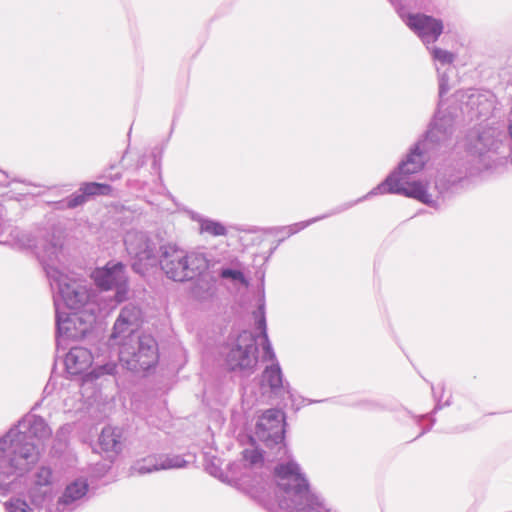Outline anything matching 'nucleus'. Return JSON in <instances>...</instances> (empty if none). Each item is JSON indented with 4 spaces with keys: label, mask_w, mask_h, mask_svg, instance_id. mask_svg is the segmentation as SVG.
Returning <instances> with one entry per match:
<instances>
[{
    "label": "nucleus",
    "mask_w": 512,
    "mask_h": 512,
    "mask_svg": "<svg viewBox=\"0 0 512 512\" xmlns=\"http://www.w3.org/2000/svg\"><path fill=\"white\" fill-rule=\"evenodd\" d=\"M453 134V120L448 116H439L436 113L430 120L425 132L409 148L405 157L376 187L354 201L345 202L326 214L292 226L290 234L317 221L347 211L376 195H401L415 199L428 207L440 209L444 202L452 199L460 192L462 182L465 179L463 170L451 166L438 170L431 191L428 185L422 181H410L409 179L412 175L422 171L429 161L436 159L454 146Z\"/></svg>",
    "instance_id": "1"
},
{
    "label": "nucleus",
    "mask_w": 512,
    "mask_h": 512,
    "mask_svg": "<svg viewBox=\"0 0 512 512\" xmlns=\"http://www.w3.org/2000/svg\"><path fill=\"white\" fill-rule=\"evenodd\" d=\"M62 252V239L52 236L44 242L42 250L38 253V259L54 291L55 310L66 308L69 311H84L83 308L90 302L91 290L81 281L59 270L56 263L60 262Z\"/></svg>",
    "instance_id": "2"
},
{
    "label": "nucleus",
    "mask_w": 512,
    "mask_h": 512,
    "mask_svg": "<svg viewBox=\"0 0 512 512\" xmlns=\"http://www.w3.org/2000/svg\"><path fill=\"white\" fill-rule=\"evenodd\" d=\"M158 265L174 282H188L200 277L209 267L205 254L185 252L176 243L160 244Z\"/></svg>",
    "instance_id": "3"
},
{
    "label": "nucleus",
    "mask_w": 512,
    "mask_h": 512,
    "mask_svg": "<svg viewBox=\"0 0 512 512\" xmlns=\"http://www.w3.org/2000/svg\"><path fill=\"white\" fill-rule=\"evenodd\" d=\"M40 448L30 435L19 432L17 427L0 437V456L13 470L14 476H25L40 459Z\"/></svg>",
    "instance_id": "4"
},
{
    "label": "nucleus",
    "mask_w": 512,
    "mask_h": 512,
    "mask_svg": "<svg viewBox=\"0 0 512 512\" xmlns=\"http://www.w3.org/2000/svg\"><path fill=\"white\" fill-rule=\"evenodd\" d=\"M119 344V361L132 372H148L159 362V348L155 338L143 332H131Z\"/></svg>",
    "instance_id": "5"
},
{
    "label": "nucleus",
    "mask_w": 512,
    "mask_h": 512,
    "mask_svg": "<svg viewBox=\"0 0 512 512\" xmlns=\"http://www.w3.org/2000/svg\"><path fill=\"white\" fill-rule=\"evenodd\" d=\"M159 235L151 236L147 232L129 231L124 238L127 253L133 259L132 270L141 276L156 267L159 262L160 244H166Z\"/></svg>",
    "instance_id": "6"
},
{
    "label": "nucleus",
    "mask_w": 512,
    "mask_h": 512,
    "mask_svg": "<svg viewBox=\"0 0 512 512\" xmlns=\"http://www.w3.org/2000/svg\"><path fill=\"white\" fill-rule=\"evenodd\" d=\"M91 278L100 291H114L112 300L116 304L129 299V276L122 261L109 260L104 266L96 267Z\"/></svg>",
    "instance_id": "7"
},
{
    "label": "nucleus",
    "mask_w": 512,
    "mask_h": 512,
    "mask_svg": "<svg viewBox=\"0 0 512 512\" xmlns=\"http://www.w3.org/2000/svg\"><path fill=\"white\" fill-rule=\"evenodd\" d=\"M95 315L87 311L55 310V340L57 349L68 340H82L93 328Z\"/></svg>",
    "instance_id": "8"
},
{
    "label": "nucleus",
    "mask_w": 512,
    "mask_h": 512,
    "mask_svg": "<svg viewBox=\"0 0 512 512\" xmlns=\"http://www.w3.org/2000/svg\"><path fill=\"white\" fill-rule=\"evenodd\" d=\"M230 349L226 364L230 371L253 372L258 363L257 337L249 330H242L235 338L229 336Z\"/></svg>",
    "instance_id": "9"
},
{
    "label": "nucleus",
    "mask_w": 512,
    "mask_h": 512,
    "mask_svg": "<svg viewBox=\"0 0 512 512\" xmlns=\"http://www.w3.org/2000/svg\"><path fill=\"white\" fill-rule=\"evenodd\" d=\"M286 415L276 408L265 410L255 424V436L268 449L285 445Z\"/></svg>",
    "instance_id": "10"
},
{
    "label": "nucleus",
    "mask_w": 512,
    "mask_h": 512,
    "mask_svg": "<svg viewBox=\"0 0 512 512\" xmlns=\"http://www.w3.org/2000/svg\"><path fill=\"white\" fill-rule=\"evenodd\" d=\"M400 17L426 47L435 43L444 32L443 21L432 15L416 12L401 14Z\"/></svg>",
    "instance_id": "11"
},
{
    "label": "nucleus",
    "mask_w": 512,
    "mask_h": 512,
    "mask_svg": "<svg viewBox=\"0 0 512 512\" xmlns=\"http://www.w3.org/2000/svg\"><path fill=\"white\" fill-rule=\"evenodd\" d=\"M260 386L267 388L270 395L276 398L288 399L294 404L296 396L290 383L284 378V374L279 362L271 363L265 366L260 377Z\"/></svg>",
    "instance_id": "12"
},
{
    "label": "nucleus",
    "mask_w": 512,
    "mask_h": 512,
    "mask_svg": "<svg viewBox=\"0 0 512 512\" xmlns=\"http://www.w3.org/2000/svg\"><path fill=\"white\" fill-rule=\"evenodd\" d=\"M90 486L85 478L68 483L56 502L57 512H72L89 499Z\"/></svg>",
    "instance_id": "13"
},
{
    "label": "nucleus",
    "mask_w": 512,
    "mask_h": 512,
    "mask_svg": "<svg viewBox=\"0 0 512 512\" xmlns=\"http://www.w3.org/2000/svg\"><path fill=\"white\" fill-rule=\"evenodd\" d=\"M500 141L495 137L492 129H472L465 137V150L474 157H483L490 151H496Z\"/></svg>",
    "instance_id": "14"
},
{
    "label": "nucleus",
    "mask_w": 512,
    "mask_h": 512,
    "mask_svg": "<svg viewBox=\"0 0 512 512\" xmlns=\"http://www.w3.org/2000/svg\"><path fill=\"white\" fill-rule=\"evenodd\" d=\"M95 451L100 450L103 457L111 463L124 449L123 431L119 427L105 426L98 437Z\"/></svg>",
    "instance_id": "15"
},
{
    "label": "nucleus",
    "mask_w": 512,
    "mask_h": 512,
    "mask_svg": "<svg viewBox=\"0 0 512 512\" xmlns=\"http://www.w3.org/2000/svg\"><path fill=\"white\" fill-rule=\"evenodd\" d=\"M92 363V352L81 346L70 347L64 360L66 371L74 376L86 372L91 367Z\"/></svg>",
    "instance_id": "16"
},
{
    "label": "nucleus",
    "mask_w": 512,
    "mask_h": 512,
    "mask_svg": "<svg viewBox=\"0 0 512 512\" xmlns=\"http://www.w3.org/2000/svg\"><path fill=\"white\" fill-rule=\"evenodd\" d=\"M12 427H17L19 432H24L36 441L40 446V441L51 435V429L42 416L39 415H26L21 418L17 424Z\"/></svg>",
    "instance_id": "17"
},
{
    "label": "nucleus",
    "mask_w": 512,
    "mask_h": 512,
    "mask_svg": "<svg viewBox=\"0 0 512 512\" xmlns=\"http://www.w3.org/2000/svg\"><path fill=\"white\" fill-rule=\"evenodd\" d=\"M77 191L82 197L83 205L94 196H114V188L110 184L100 182H83Z\"/></svg>",
    "instance_id": "18"
},
{
    "label": "nucleus",
    "mask_w": 512,
    "mask_h": 512,
    "mask_svg": "<svg viewBox=\"0 0 512 512\" xmlns=\"http://www.w3.org/2000/svg\"><path fill=\"white\" fill-rule=\"evenodd\" d=\"M431 388H432L433 396H434V399H435L436 403H435L434 409L430 413L419 415V416L415 417L416 418V423L418 425H421V423L424 420H428L429 421V424L422 428V431L417 436V438L422 436V435H424L425 433L429 432L432 429L433 425L436 422V418H435L434 415L439 410H441L443 407H447V406L451 405V397H449L445 402H442V395H443V392H444V386L443 385L441 386V395L440 396H437L436 391H435L433 385L431 386Z\"/></svg>",
    "instance_id": "19"
},
{
    "label": "nucleus",
    "mask_w": 512,
    "mask_h": 512,
    "mask_svg": "<svg viewBox=\"0 0 512 512\" xmlns=\"http://www.w3.org/2000/svg\"><path fill=\"white\" fill-rule=\"evenodd\" d=\"M129 311L124 308L120 311L110 335V340H116L118 338H124L131 332H135L132 328L133 322L129 317Z\"/></svg>",
    "instance_id": "20"
},
{
    "label": "nucleus",
    "mask_w": 512,
    "mask_h": 512,
    "mask_svg": "<svg viewBox=\"0 0 512 512\" xmlns=\"http://www.w3.org/2000/svg\"><path fill=\"white\" fill-rule=\"evenodd\" d=\"M254 318V326L255 329L259 332L258 335H255L258 338L267 337V322H266V312H265V298L264 294L259 298L257 309L253 312Z\"/></svg>",
    "instance_id": "21"
},
{
    "label": "nucleus",
    "mask_w": 512,
    "mask_h": 512,
    "mask_svg": "<svg viewBox=\"0 0 512 512\" xmlns=\"http://www.w3.org/2000/svg\"><path fill=\"white\" fill-rule=\"evenodd\" d=\"M131 469L139 475H145L154 471H159L161 470L159 455H149L141 460H138L133 464Z\"/></svg>",
    "instance_id": "22"
},
{
    "label": "nucleus",
    "mask_w": 512,
    "mask_h": 512,
    "mask_svg": "<svg viewBox=\"0 0 512 512\" xmlns=\"http://www.w3.org/2000/svg\"><path fill=\"white\" fill-rule=\"evenodd\" d=\"M200 231L201 233H207L214 237L218 236H226L228 231L225 225L211 218L201 217L199 220Z\"/></svg>",
    "instance_id": "23"
},
{
    "label": "nucleus",
    "mask_w": 512,
    "mask_h": 512,
    "mask_svg": "<svg viewBox=\"0 0 512 512\" xmlns=\"http://www.w3.org/2000/svg\"><path fill=\"white\" fill-rule=\"evenodd\" d=\"M218 276L224 280H230L234 284H241L245 287L249 285V279L245 276L244 272L240 269L230 266H222L218 270Z\"/></svg>",
    "instance_id": "24"
},
{
    "label": "nucleus",
    "mask_w": 512,
    "mask_h": 512,
    "mask_svg": "<svg viewBox=\"0 0 512 512\" xmlns=\"http://www.w3.org/2000/svg\"><path fill=\"white\" fill-rule=\"evenodd\" d=\"M14 476L13 470L8 466L6 461L0 456V489L7 492L11 489V485L18 479Z\"/></svg>",
    "instance_id": "25"
},
{
    "label": "nucleus",
    "mask_w": 512,
    "mask_h": 512,
    "mask_svg": "<svg viewBox=\"0 0 512 512\" xmlns=\"http://www.w3.org/2000/svg\"><path fill=\"white\" fill-rule=\"evenodd\" d=\"M158 455L161 470L180 469L186 467L188 464V462L181 455Z\"/></svg>",
    "instance_id": "26"
},
{
    "label": "nucleus",
    "mask_w": 512,
    "mask_h": 512,
    "mask_svg": "<svg viewBox=\"0 0 512 512\" xmlns=\"http://www.w3.org/2000/svg\"><path fill=\"white\" fill-rule=\"evenodd\" d=\"M82 205V197L78 194V191H75L69 196L54 202V208L56 210L75 209Z\"/></svg>",
    "instance_id": "27"
},
{
    "label": "nucleus",
    "mask_w": 512,
    "mask_h": 512,
    "mask_svg": "<svg viewBox=\"0 0 512 512\" xmlns=\"http://www.w3.org/2000/svg\"><path fill=\"white\" fill-rule=\"evenodd\" d=\"M427 48L430 51V55H431L432 59L435 62L440 63L441 65L451 64V63H453V61L455 59V55L448 50L442 49L437 46H433L431 48L428 46Z\"/></svg>",
    "instance_id": "28"
},
{
    "label": "nucleus",
    "mask_w": 512,
    "mask_h": 512,
    "mask_svg": "<svg viewBox=\"0 0 512 512\" xmlns=\"http://www.w3.org/2000/svg\"><path fill=\"white\" fill-rule=\"evenodd\" d=\"M117 364L114 361H108L104 364L94 367L90 372L89 376L92 379H98L104 375H115L117 372Z\"/></svg>",
    "instance_id": "29"
},
{
    "label": "nucleus",
    "mask_w": 512,
    "mask_h": 512,
    "mask_svg": "<svg viewBox=\"0 0 512 512\" xmlns=\"http://www.w3.org/2000/svg\"><path fill=\"white\" fill-rule=\"evenodd\" d=\"M301 222H302V221H300V223H301ZM297 224H299V222H297ZM294 225H296V223L291 224V225H288V226L272 227V228H270V229H269V232H270L271 234H274V235H277V234L282 233V232H286V237H282V238H280V239L277 241V243H276L273 247H271V248H270V250H269V252H268V256H267L266 260H267L269 257H271V256L275 253V251L277 250L278 246H279V245H280V244H281V243H282V242H283L287 237H290V236H292V235H294V234H296V233H298V232H300V231H301V229H299L298 231H296V232H294V233L290 234V231H291L290 229H291V227H292V226H294ZM307 227H308V226H306V228H307ZM304 229H305V227H304ZM302 230H303V228H302Z\"/></svg>",
    "instance_id": "30"
},
{
    "label": "nucleus",
    "mask_w": 512,
    "mask_h": 512,
    "mask_svg": "<svg viewBox=\"0 0 512 512\" xmlns=\"http://www.w3.org/2000/svg\"><path fill=\"white\" fill-rule=\"evenodd\" d=\"M356 407H359L365 411H384L387 409L385 404L378 399H361L354 404Z\"/></svg>",
    "instance_id": "31"
},
{
    "label": "nucleus",
    "mask_w": 512,
    "mask_h": 512,
    "mask_svg": "<svg viewBox=\"0 0 512 512\" xmlns=\"http://www.w3.org/2000/svg\"><path fill=\"white\" fill-rule=\"evenodd\" d=\"M242 458L246 462L249 463L250 466H254L257 464H262L264 461L263 451L255 448V449H244L242 451Z\"/></svg>",
    "instance_id": "32"
},
{
    "label": "nucleus",
    "mask_w": 512,
    "mask_h": 512,
    "mask_svg": "<svg viewBox=\"0 0 512 512\" xmlns=\"http://www.w3.org/2000/svg\"><path fill=\"white\" fill-rule=\"evenodd\" d=\"M4 506L7 512H33L27 502L20 498L10 499Z\"/></svg>",
    "instance_id": "33"
},
{
    "label": "nucleus",
    "mask_w": 512,
    "mask_h": 512,
    "mask_svg": "<svg viewBox=\"0 0 512 512\" xmlns=\"http://www.w3.org/2000/svg\"><path fill=\"white\" fill-rule=\"evenodd\" d=\"M261 339H262L261 346H262V351H263V354H262L263 361H270L271 363L279 362L276 357L273 346L271 344V341L269 339V336L262 337Z\"/></svg>",
    "instance_id": "34"
},
{
    "label": "nucleus",
    "mask_w": 512,
    "mask_h": 512,
    "mask_svg": "<svg viewBox=\"0 0 512 512\" xmlns=\"http://www.w3.org/2000/svg\"><path fill=\"white\" fill-rule=\"evenodd\" d=\"M35 483L39 486H48L52 483V470L49 467L41 466L35 475Z\"/></svg>",
    "instance_id": "35"
},
{
    "label": "nucleus",
    "mask_w": 512,
    "mask_h": 512,
    "mask_svg": "<svg viewBox=\"0 0 512 512\" xmlns=\"http://www.w3.org/2000/svg\"><path fill=\"white\" fill-rule=\"evenodd\" d=\"M115 168H116L115 164L110 165V167L107 170H105L103 172V174L100 175L98 178L99 179H106V180H109L111 182H115L117 180H120L121 177H122V173L121 172H115V173L111 172Z\"/></svg>",
    "instance_id": "36"
},
{
    "label": "nucleus",
    "mask_w": 512,
    "mask_h": 512,
    "mask_svg": "<svg viewBox=\"0 0 512 512\" xmlns=\"http://www.w3.org/2000/svg\"><path fill=\"white\" fill-rule=\"evenodd\" d=\"M449 91V77L443 73L439 76V97H444Z\"/></svg>",
    "instance_id": "37"
},
{
    "label": "nucleus",
    "mask_w": 512,
    "mask_h": 512,
    "mask_svg": "<svg viewBox=\"0 0 512 512\" xmlns=\"http://www.w3.org/2000/svg\"><path fill=\"white\" fill-rule=\"evenodd\" d=\"M209 473L211 475H213L214 477L218 478L220 481L224 482V483H229V480L227 478V476L224 475V473L221 471L220 468L218 467H211L209 469Z\"/></svg>",
    "instance_id": "38"
},
{
    "label": "nucleus",
    "mask_w": 512,
    "mask_h": 512,
    "mask_svg": "<svg viewBox=\"0 0 512 512\" xmlns=\"http://www.w3.org/2000/svg\"><path fill=\"white\" fill-rule=\"evenodd\" d=\"M302 401V403H305V404H314V403H321V402H326L328 401L329 399H323V400H313V399H309V398H305V397H299Z\"/></svg>",
    "instance_id": "39"
},
{
    "label": "nucleus",
    "mask_w": 512,
    "mask_h": 512,
    "mask_svg": "<svg viewBox=\"0 0 512 512\" xmlns=\"http://www.w3.org/2000/svg\"><path fill=\"white\" fill-rule=\"evenodd\" d=\"M152 166L154 169H157L160 166V161L156 158V156H154Z\"/></svg>",
    "instance_id": "40"
},
{
    "label": "nucleus",
    "mask_w": 512,
    "mask_h": 512,
    "mask_svg": "<svg viewBox=\"0 0 512 512\" xmlns=\"http://www.w3.org/2000/svg\"><path fill=\"white\" fill-rule=\"evenodd\" d=\"M39 406V403H36L35 406H33V409H36Z\"/></svg>",
    "instance_id": "41"
}]
</instances>
